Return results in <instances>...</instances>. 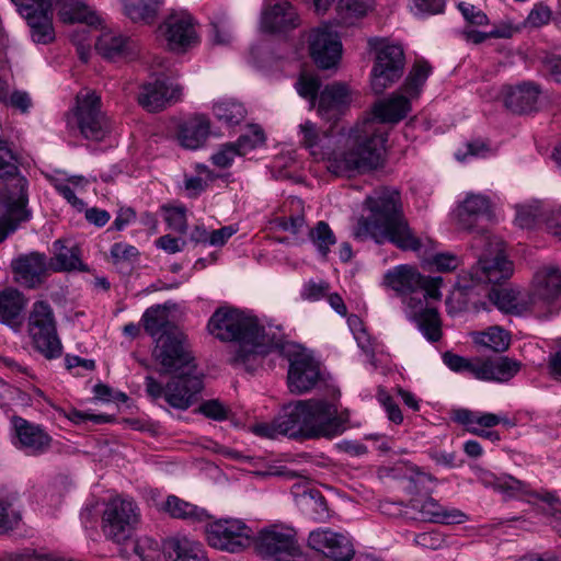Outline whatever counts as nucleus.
<instances>
[{
  "mask_svg": "<svg viewBox=\"0 0 561 561\" xmlns=\"http://www.w3.org/2000/svg\"><path fill=\"white\" fill-rule=\"evenodd\" d=\"M301 145L317 159L327 160L329 172L340 176H352L378 168L382 162L387 133L374 118L353 128L346 139L345 149L336 151L332 131L320 133L314 123L307 121L299 126Z\"/></svg>",
  "mask_w": 561,
  "mask_h": 561,
  "instance_id": "f257e3e1",
  "label": "nucleus"
},
{
  "mask_svg": "<svg viewBox=\"0 0 561 561\" xmlns=\"http://www.w3.org/2000/svg\"><path fill=\"white\" fill-rule=\"evenodd\" d=\"M208 332L222 342H236L229 363L253 373L261 359L283 347V334L279 327H265L257 317L245 311L220 307L215 310L207 323Z\"/></svg>",
  "mask_w": 561,
  "mask_h": 561,
  "instance_id": "f03ea898",
  "label": "nucleus"
},
{
  "mask_svg": "<svg viewBox=\"0 0 561 561\" xmlns=\"http://www.w3.org/2000/svg\"><path fill=\"white\" fill-rule=\"evenodd\" d=\"M346 421L347 415L340 414L334 402L312 398L285 407L273 422L254 425L253 433L266 438H333L345 431Z\"/></svg>",
  "mask_w": 561,
  "mask_h": 561,
  "instance_id": "7ed1b4c3",
  "label": "nucleus"
},
{
  "mask_svg": "<svg viewBox=\"0 0 561 561\" xmlns=\"http://www.w3.org/2000/svg\"><path fill=\"white\" fill-rule=\"evenodd\" d=\"M365 207L369 215L358 218L353 232L356 239H373L378 244L389 242L403 251L421 250L422 240L410 227L398 190H375L366 197Z\"/></svg>",
  "mask_w": 561,
  "mask_h": 561,
  "instance_id": "20e7f679",
  "label": "nucleus"
},
{
  "mask_svg": "<svg viewBox=\"0 0 561 561\" xmlns=\"http://www.w3.org/2000/svg\"><path fill=\"white\" fill-rule=\"evenodd\" d=\"M472 248L478 261L470 270L458 275L455 290L446 300L450 316L466 311L474 305L473 298L479 296L488 284H499L513 274V263L504 253V243L497 237L483 231L473 237Z\"/></svg>",
  "mask_w": 561,
  "mask_h": 561,
  "instance_id": "39448f33",
  "label": "nucleus"
},
{
  "mask_svg": "<svg viewBox=\"0 0 561 561\" xmlns=\"http://www.w3.org/2000/svg\"><path fill=\"white\" fill-rule=\"evenodd\" d=\"M442 282L440 276H423L416 268L407 265L396 267L385 276V284L402 297L407 317L431 342L442 337L439 314L431 302L440 299Z\"/></svg>",
  "mask_w": 561,
  "mask_h": 561,
  "instance_id": "423d86ee",
  "label": "nucleus"
},
{
  "mask_svg": "<svg viewBox=\"0 0 561 561\" xmlns=\"http://www.w3.org/2000/svg\"><path fill=\"white\" fill-rule=\"evenodd\" d=\"M28 181L22 174L0 179V243L32 216Z\"/></svg>",
  "mask_w": 561,
  "mask_h": 561,
  "instance_id": "0eeeda50",
  "label": "nucleus"
},
{
  "mask_svg": "<svg viewBox=\"0 0 561 561\" xmlns=\"http://www.w3.org/2000/svg\"><path fill=\"white\" fill-rule=\"evenodd\" d=\"M27 332L35 348L47 359L62 354V344L57 333V322L49 302L37 300L28 314Z\"/></svg>",
  "mask_w": 561,
  "mask_h": 561,
  "instance_id": "6e6552de",
  "label": "nucleus"
},
{
  "mask_svg": "<svg viewBox=\"0 0 561 561\" xmlns=\"http://www.w3.org/2000/svg\"><path fill=\"white\" fill-rule=\"evenodd\" d=\"M368 46L376 53L370 73V85L376 94H381L387 88L397 82L403 73V48L397 44H389L380 37H370Z\"/></svg>",
  "mask_w": 561,
  "mask_h": 561,
  "instance_id": "1a4fd4ad",
  "label": "nucleus"
},
{
  "mask_svg": "<svg viewBox=\"0 0 561 561\" xmlns=\"http://www.w3.org/2000/svg\"><path fill=\"white\" fill-rule=\"evenodd\" d=\"M152 351L154 360L160 365V374H175L197 370L186 336L181 330L162 334L154 341Z\"/></svg>",
  "mask_w": 561,
  "mask_h": 561,
  "instance_id": "9d476101",
  "label": "nucleus"
},
{
  "mask_svg": "<svg viewBox=\"0 0 561 561\" xmlns=\"http://www.w3.org/2000/svg\"><path fill=\"white\" fill-rule=\"evenodd\" d=\"M139 520L137 504L130 499L116 496L105 504L102 531L107 539L121 545L131 538Z\"/></svg>",
  "mask_w": 561,
  "mask_h": 561,
  "instance_id": "9b49d317",
  "label": "nucleus"
},
{
  "mask_svg": "<svg viewBox=\"0 0 561 561\" xmlns=\"http://www.w3.org/2000/svg\"><path fill=\"white\" fill-rule=\"evenodd\" d=\"M533 313L548 318L561 310V267L543 266L536 272L529 294Z\"/></svg>",
  "mask_w": 561,
  "mask_h": 561,
  "instance_id": "f8f14e48",
  "label": "nucleus"
},
{
  "mask_svg": "<svg viewBox=\"0 0 561 561\" xmlns=\"http://www.w3.org/2000/svg\"><path fill=\"white\" fill-rule=\"evenodd\" d=\"M205 533L210 547L230 553L242 552L254 541L252 528L237 518H224L209 523Z\"/></svg>",
  "mask_w": 561,
  "mask_h": 561,
  "instance_id": "ddd939ff",
  "label": "nucleus"
},
{
  "mask_svg": "<svg viewBox=\"0 0 561 561\" xmlns=\"http://www.w3.org/2000/svg\"><path fill=\"white\" fill-rule=\"evenodd\" d=\"M73 117L80 134L88 140L102 141L111 131V123L101 111V99L94 91L77 95Z\"/></svg>",
  "mask_w": 561,
  "mask_h": 561,
  "instance_id": "4468645a",
  "label": "nucleus"
},
{
  "mask_svg": "<svg viewBox=\"0 0 561 561\" xmlns=\"http://www.w3.org/2000/svg\"><path fill=\"white\" fill-rule=\"evenodd\" d=\"M263 558L276 561H301L302 553L293 529L273 525L254 535L252 543Z\"/></svg>",
  "mask_w": 561,
  "mask_h": 561,
  "instance_id": "2eb2a0df",
  "label": "nucleus"
},
{
  "mask_svg": "<svg viewBox=\"0 0 561 561\" xmlns=\"http://www.w3.org/2000/svg\"><path fill=\"white\" fill-rule=\"evenodd\" d=\"M158 31L168 49L174 53H185L199 43L195 20L186 11L170 13Z\"/></svg>",
  "mask_w": 561,
  "mask_h": 561,
  "instance_id": "dca6fc26",
  "label": "nucleus"
},
{
  "mask_svg": "<svg viewBox=\"0 0 561 561\" xmlns=\"http://www.w3.org/2000/svg\"><path fill=\"white\" fill-rule=\"evenodd\" d=\"M309 53L320 69H332L342 57V43L328 26L313 28L308 36Z\"/></svg>",
  "mask_w": 561,
  "mask_h": 561,
  "instance_id": "f3484780",
  "label": "nucleus"
},
{
  "mask_svg": "<svg viewBox=\"0 0 561 561\" xmlns=\"http://www.w3.org/2000/svg\"><path fill=\"white\" fill-rule=\"evenodd\" d=\"M18 12L26 21L32 39L38 44L54 41L53 2H15Z\"/></svg>",
  "mask_w": 561,
  "mask_h": 561,
  "instance_id": "a211bd4d",
  "label": "nucleus"
},
{
  "mask_svg": "<svg viewBox=\"0 0 561 561\" xmlns=\"http://www.w3.org/2000/svg\"><path fill=\"white\" fill-rule=\"evenodd\" d=\"M203 389L202 374L197 370L175 373L165 385V401L178 410H187Z\"/></svg>",
  "mask_w": 561,
  "mask_h": 561,
  "instance_id": "6ab92c4d",
  "label": "nucleus"
},
{
  "mask_svg": "<svg viewBox=\"0 0 561 561\" xmlns=\"http://www.w3.org/2000/svg\"><path fill=\"white\" fill-rule=\"evenodd\" d=\"M308 545L333 561H350L354 554L351 539L342 533L319 528L309 534Z\"/></svg>",
  "mask_w": 561,
  "mask_h": 561,
  "instance_id": "aec40b11",
  "label": "nucleus"
},
{
  "mask_svg": "<svg viewBox=\"0 0 561 561\" xmlns=\"http://www.w3.org/2000/svg\"><path fill=\"white\" fill-rule=\"evenodd\" d=\"M182 88L179 84L169 82L165 79H156L153 82L145 83L137 100L146 111L154 113L164 110L181 100Z\"/></svg>",
  "mask_w": 561,
  "mask_h": 561,
  "instance_id": "412c9836",
  "label": "nucleus"
},
{
  "mask_svg": "<svg viewBox=\"0 0 561 561\" xmlns=\"http://www.w3.org/2000/svg\"><path fill=\"white\" fill-rule=\"evenodd\" d=\"M11 268L18 283L27 288H36L44 283L49 263L44 253L30 252L13 259Z\"/></svg>",
  "mask_w": 561,
  "mask_h": 561,
  "instance_id": "4be33fe9",
  "label": "nucleus"
},
{
  "mask_svg": "<svg viewBox=\"0 0 561 561\" xmlns=\"http://www.w3.org/2000/svg\"><path fill=\"white\" fill-rule=\"evenodd\" d=\"M320 379V365L312 357L298 354L288 369L287 383L291 393L302 394L310 391Z\"/></svg>",
  "mask_w": 561,
  "mask_h": 561,
  "instance_id": "5701e85b",
  "label": "nucleus"
},
{
  "mask_svg": "<svg viewBox=\"0 0 561 561\" xmlns=\"http://www.w3.org/2000/svg\"><path fill=\"white\" fill-rule=\"evenodd\" d=\"M12 423L19 440V448L24 450L27 455L38 456L49 449L51 437L42 426L20 416H14Z\"/></svg>",
  "mask_w": 561,
  "mask_h": 561,
  "instance_id": "b1692460",
  "label": "nucleus"
},
{
  "mask_svg": "<svg viewBox=\"0 0 561 561\" xmlns=\"http://www.w3.org/2000/svg\"><path fill=\"white\" fill-rule=\"evenodd\" d=\"M540 85L525 81L516 85H508L504 89L505 106L514 113L527 114L538 108Z\"/></svg>",
  "mask_w": 561,
  "mask_h": 561,
  "instance_id": "393cba45",
  "label": "nucleus"
},
{
  "mask_svg": "<svg viewBox=\"0 0 561 561\" xmlns=\"http://www.w3.org/2000/svg\"><path fill=\"white\" fill-rule=\"evenodd\" d=\"M299 25V16L291 2H275L261 14V28L267 33H279Z\"/></svg>",
  "mask_w": 561,
  "mask_h": 561,
  "instance_id": "a878e982",
  "label": "nucleus"
},
{
  "mask_svg": "<svg viewBox=\"0 0 561 561\" xmlns=\"http://www.w3.org/2000/svg\"><path fill=\"white\" fill-rule=\"evenodd\" d=\"M95 49L103 58L112 61L126 59L135 54L130 37L114 30H104L100 34Z\"/></svg>",
  "mask_w": 561,
  "mask_h": 561,
  "instance_id": "bb28decb",
  "label": "nucleus"
},
{
  "mask_svg": "<svg viewBox=\"0 0 561 561\" xmlns=\"http://www.w3.org/2000/svg\"><path fill=\"white\" fill-rule=\"evenodd\" d=\"M350 101V89L345 83L334 82L328 84L320 92L318 112L324 119H335Z\"/></svg>",
  "mask_w": 561,
  "mask_h": 561,
  "instance_id": "cd10ccee",
  "label": "nucleus"
},
{
  "mask_svg": "<svg viewBox=\"0 0 561 561\" xmlns=\"http://www.w3.org/2000/svg\"><path fill=\"white\" fill-rule=\"evenodd\" d=\"M520 362L501 356L494 359H479L476 379L485 381L506 382L520 370Z\"/></svg>",
  "mask_w": 561,
  "mask_h": 561,
  "instance_id": "c85d7f7f",
  "label": "nucleus"
},
{
  "mask_svg": "<svg viewBox=\"0 0 561 561\" xmlns=\"http://www.w3.org/2000/svg\"><path fill=\"white\" fill-rule=\"evenodd\" d=\"M209 131L208 118L204 115H195L179 125L176 139L183 148L196 150L205 145Z\"/></svg>",
  "mask_w": 561,
  "mask_h": 561,
  "instance_id": "c756f323",
  "label": "nucleus"
},
{
  "mask_svg": "<svg viewBox=\"0 0 561 561\" xmlns=\"http://www.w3.org/2000/svg\"><path fill=\"white\" fill-rule=\"evenodd\" d=\"M26 307L24 295L14 288L0 290V323L13 331H20L23 324V311Z\"/></svg>",
  "mask_w": 561,
  "mask_h": 561,
  "instance_id": "7c9ffc66",
  "label": "nucleus"
},
{
  "mask_svg": "<svg viewBox=\"0 0 561 561\" xmlns=\"http://www.w3.org/2000/svg\"><path fill=\"white\" fill-rule=\"evenodd\" d=\"M410 507L419 512L421 519L443 523V524H460L466 520V515L456 508L445 510L434 499L411 500Z\"/></svg>",
  "mask_w": 561,
  "mask_h": 561,
  "instance_id": "2f4dec72",
  "label": "nucleus"
},
{
  "mask_svg": "<svg viewBox=\"0 0 561 561\" xmlns=\"http://www.w3.org/2000/svg\"><path fill=\"white\" fill-rule=\"evenodd\" d=\"M483 289L490 300L503 312L512 314H522L525 311L533 312L530 305V296L523 294L519 290L513 288H501V289H488L484 285Z\"/></svg>",
  "mask_w": 561,
  "mask_h": 561,
  "instance_id": "473e14b6",
  "label": "nucleus"
},
{
  "mask_svg": "<svg viewBox=\"0 0 561 561\" xmlns=\"http://www.w3.org/2000/svg\"><path fill=\"white\" fill-rule=\"evenodd\" d=\"M165 561H207L201 543L183 538H171L164 546Z\"/></svg>",
  "mask_w": 561,
  "mask_h": 561,
  "instance_id": "72a5a7b5",
  "label": "nucleus"
},
{
  "mask_svg": "<svg viewBox=\"0 0 561 561\" xmlns=\"http://www.w3.org/2000/svg\"><path fill=\"white\" fill-rule=\"evenodd\" d=\"M141 322L146 332L154 341L162 334H170V332L174 333L180 330L170 321L168 308L161 305L148 308L141 317Z\"/></svg>",
  "mask_w": 561,
  "mask_h": 561,
  "instance_id": "f704fd0d",
  "label": "nucleus"
},
{
  "mask_svg": "<svg viewBox=\"0 0 561 561\" xmlns=\"http://www.w3.org/2000/svg\"><path fill=\"white\" fill-rule=\"evenodd\" d=\"M333 2H314L318 13L325 12ZM335 22L342 26L354 25L366 15L369 7L367 2H334Z\"/></svg>",
  "mask_w": 561,
  "mask_h": 561,
  "instance_id": "c9c22d12",
  "label": "nucleus"
},
{
  "mask_svg": "<svg viewBox=\"0 0 561 561\" xmlns=\"http://www.w3.org/2000/svg\"><path fill=\"white\" fill-rule=\"evenodd\" d=\"M410 101L404 95H392L374 106L375 118L380 123H398L410 112Z\"/></svg>",
  "mask_w": 561,
  "mask_h": 561,
  "instance_id": "e433bc0d",
  "label": "nucleus"
},
{
  "mask_svg": "<svg viewBox=\"0 0 561 561\" xmlns=\"http://www.w3.org/2000/svg\"><path fill=\"white\" fill-rule=\"evenodd\" d=\"M54 250L55 253L49 263V267L54 272L87 271L85 265L80 260L78 247L68 248L61 240H56Z\"/></svg>",
  "mask_w": 561,
  "mask_h": 561,
  "instance_id": "4c0bfd02",
  "label": "nucleus"
},
{
  "mask_svg": "<svg viewBox=\"0 0 561 561\" xmlns=\"http://www.w3.org/2000/svg\"><path fill=\"white\" fill-rule=\"evenodd\" d=\"M58 16L64 23H83L89 26L101 24L100 15L85 2H59Z\"/></svg>",
  "mask_w": 561,
  "mask_h": 561,
  "instance_id": "58836bf2",
  "label": "nucleus"
},
{
  "mask_svg": "<svg viewBox=\"0 0 561 561\" xmlns=\"http://www.w3.org/2000/svg\"><path fill=\"white\" fill-rule=\"evenodd\" d=\"M122 551L130 558L134 556V561H160L161 549L157 540L142 536L134 540H127L123 542Z\"/></svg>",
  "mask_w": 561,
  "mask_h": 561,
  "instance_id": "ea45409f",
  "label": "nucleus"
},
{
  "mask_svg": "<svg viewBox=\"0 0 561 561\" xmlns=\"http://www.w3.org/2000/svg\"><path fill=\"white\" fill-rule=\"evenodd\" d=\"M484 486L493 488L507 496H516L519 493H528V485L512 476H495L489 471H482L479 477Z\"/></svg>",
  "mask_w": 561,
  "mask_h": 561,
  "instance_id": "a19ab883",
  "label": "nucleus"
},
{
  "mask_svg": "<svg viewBox=\"0 0 561 561\" xmlns=\"http://www.w3.org/2000/svg\"><path fill=\"white\" fill-rule=\"evenodd\" d=\"M304 513L316 522H325L330 518V510L325 497L318 490H308L298 499Z\"/></svg>",
  "mask_w": 561,
  "mask_h": 561,
  "instance_id": "79ce46f5",
  "label": "nucleus"
},
{
  "mask_svg": "<svg viewBox=\"0 0 561 561\" xmlns=\"http://www.w3.org/2000/svg\"><path fill=\"white\" fill-rule=\"evenodd\" d=\"M164 510L174 518L187 519L192 522H204L209 516L204 508L188 503L175 495H169Z\"/></svg>",
  "mask_w": 561,
  "mask_h": 561,
  "instance_id": "37998d69",
  "label": "nucleus"
},
{
  "mask_svg": "<svg viewBox=\"0 0 561 561\" xmlns=\"http://www.w3.org/2000/svg\"><path fill=\"white\" fill-rule=\"evenodd\" d=\"M490 207V201L480 194L468 195L458 208V218L461 227L472 228V220L484 215Z\"/></svg>",
  "mask_w": 561,
  "mask_h": 561,
  "instance_id": "c03bdc74",
  "label": "nucleus"
},
{
  "mask_svg": "<svg viewBox=\"0 0 561 561\" xmlns=\"http://www.w3.org/2000/svg\"><path fill=\"white\" fill-rule=\"evenodd\" d=\"M474 342L493 352H505L511 344V335L500 327H491L486 331L477 332Z\"/></svg>",
  "mask_w": 561,
  "mask_h": 561,
  "instance_id": "a18cd8bd",
  "label": "nucleus"
},
{
  "mask_svg": "<svg viewBox=\"0 0 561 561\" xmlns=\"http://www.w3.org/2000/svg\"><path fill=\"white\" fill-rule=\"evenodd\" d=\"M160 2H125L123 12L134 23L151 24L160 12Z\"/></svg>",
  "mask_w": 561,
  "mask_h": 561,
  "instance_id": "49530a36",
  "label": "nucleus"
},
{
  "mask_svg": "<svg viewBox=\"0 0 561 561\" xmlns=\"http://www.w3.org/2000/svg\"><path fill=\"white\" fill-rule=\"evenodd\" d=\"M213 110L216 118L228 126L240 124L247 115L244 106L241 103L231 100L217 102Z\"/></svg>",
  "mask_w": 561,
  "mask_h": 561,
  "instance_id": "de8ad7c7",
  "label": "nucleus"
},
{
  "mask_svg": "<svg viewBox=\"0 0 561 561\" xmlns=\"http://www.w3.org/2000/svg\"><path fill=\"white\" fill-rule=\"evenodd\" d=\"M309 238L322 257H327L331 245L336 243V238L325 221H319L309 230Z\"/></svg>",
  "mask_w": 561,
  "mask_h": 561,
  "instance_id": "09e8293b",
  "label": "nucleus"
},
{
  "mask_svg": "<svg viewBox=\"0 0 561 561\" xmlns=\"http://www.w3.org/2000/svg\"><path fill=\"white\" fill-rule=\"evenodd\" d=\"M546 210H548V207L539 202L518 206L515 222L520 228H531L537 224H543L542 213H546Z\"/></svg>",
  "mask_w": 561,
  "mask_h": 561,
  "instance_id": "8fccbe9b",
  "label": "nucleus"
},
{
  "mask_svg": "<svg viewBox=\"0 0 561 561\" xmlns=\"http://www.w3.org/2000/svg\"><path fill=\"white\" fill-rule=\"evenodd\" d=\"M430 73L431 66L426 61H417L404 81V92L411 98L417 96Z\"/></svg>",
  "mask_w": 561,
  "mask_h": 561,
  "instance_id": "3c124183",
  "label": "nucleus"
},
{
  "mask_svg": "<svg viewBox=\"0 0 561 561\" xmlns=\"http://www.w3.org/2000/svg\"><path fill=\"white\" fill-rule=\"evenodd\" d=\"M20 160L12 147L0 138V179L21 174Z\"/></svg>",
  "mask_w": 561,
  "mask_h": 561,
  "instance_id": "603ef678",
  "label": "nucleus"
},
{
  "mask_svg": "<svg viewBox=\"0 0 561 561\" xmlns=\"http://www.w3.org/2000/svg\"><path fill=\"white\" fill-rule=\"evenodd\" d=\"M264 142V130L257 125H250L248 130L242 134L233 144L234 147L238 148L241 156H244L256 147L262 146Z\"/></svg>",
  "mask_w": 561,
  "mask_h": 561,
  "instance_id": "864d4df0",
  "label": "nucleus"
},
{
  "mask_svg": "<svg viewBox=\"0 0 561 561\" xmlns=\"http://www.w3.org/2000/svg\"><path fill=\"white\" fill-rule=\"evenodd\" d=\"M444 364L456 373L467 374L476 378V370H478L479 359L470 360L457 354L446 352L443 355Z\"/></svg>",
  "mask_w": 561,
  "mask_h": 561,
  "instance_id": "5fc2aeb1",
  "label": "nucleus"
},
{
  "mask_svg": "<svg viewBox=\"0 0 561 561\" xmlns=\"http://www.w3.org/2000/svg\"><path fill=\"white\" fill-rule=\"evenodd\" d=\"M513 33L514 30L511 26L494 27L490 32H480L470 28L462 31L465 39L473 44H481L488 38H508Z\"/></svg>",
  "mask_w": 561,
  "mask_h": 561,
  "instance_id": "6e6d98bb",
  "label": "nucleus"
},
{
  "mask_svg": "<svg viewBox=\"0 0 561 561\" xmlns=\"http://www.w3.org/2000/svg\"><path fill=\"white\" fill-rule=\"evenodd\" d=\"M320 87V79L311 75H301L296 82L298 94L309 100L312 105H314Z\"/></svg>",
  "mask_w": 561,
  "mask_h": 561,
  "instance_id": "4d7b16f0",
  "label": "nucleus"
},
{
  "mask_svg": "<svg viewBox=\"0 0 561 561\" xmlns=\"http://www.w3.org/2000/svg\"><path fill=\"white\" fill-rule=\"evenodd\" d=\"M111 259L112 262L116 265L133 263L139 255V252L136 247L125 243V242H116L111 247Z\"/></svg>",
  "mask_w": 561,
  "mask_h": 561,
  "instance_id": "13d9d810",
  "label": "nucleus"
},
{
  "mask_svg": "<svg viewBox=\"0 0 561 561\" xmlns=\"http://www.w3.org/2000/svg\"><path fill=\"white\" fill-rule=\"evenodd\" d=\"M164 210L169 227L176 232L185 233L187 229L185 207H164Z\"/></svg>",
  "mask_w": 561,
  "mask_h": 561,
  "instance_id": "bf43d9fd",
  "label": "nucleus"
},
{
  "mask_svg": "<svg viewBox=\"0 0 561 561\" xmlns=\"http://www.w3.org/2000/svg\"><path fill=\"white\" fill-rule=\"evenodd\" d=\"M457 7L469 24L480 26L489 23L486 14L472 2H458Z\"/></svg>",
  "mask_w": 561,
  "mask_h": 561,
  "instance_id": "052dcab7",
  "label": "nucleus"
},
{
  "mask_svg": "<svg viewBox=\"0 0 561 561\" xmlns=\"http://www.w3.org/2000/svg\"><path fill=\"white\" fill-rule=\"evenodd\" d=\"M237 156H241L233 142H227L211 156V161L216 167L228 168Z\"/></svg>",
  "mask_w": 561,
  "mask_h": 561,
  "instance_id": "680f3d73",
  "label": "nucleus"
},
{
  "mask_svg": "<svg viewBox=\"0 0 561 561\" xmlns=\"http://www.w3.org/2000/svg\"><path fill=\"white\" fill-rule=\"evenodd\" d=\"M542 216L548 233L561 239V205L548 208L546 213H542Z\"/></svg>",
  "mask_w": 561,
  "mask_h": 561,
  "instance_id": "e2e57ef3",
  "label": "nucleus"
},
{
  "mask_svg": "<svg viewBox=\"0 0 561 561\" xmlns=\"http://www.w3.org/2000/svg\"><path fill=\"white\" fill-rule=\"evenodd\" d=\"M436 271L446 273L456 270L460 265V259L449 252L436 253L431 260Z\"/></svg>",
  "mask_w": 561,
  "mask_h": 561,
  "instance_id": "0e129e2a",
  "label": "nucleus"
},
{
  "mask_svg": "<svg viewBox=\"0 0 561 561\" xmlns=\"http://www.w3.org/2000/svg\"><path fill=\"white\" fill-rule=\"evenodd\" d=\"M409 10L414 16L423 19L427 15L443 13L444 2H410Z\"/></svg>",
  "mask_w": 561,
  "mask_h": 561,
  "instance_id": "69168bd1",
  "label": "nucleus"
},
{
  "mask_svg": "<svg viewBox=\"0 0 561 561\" xmlns=\"http://www.w3.org/2000/svg\"><path fill=\"white\" fill-rule=\"evenodd\" d=\"M0 102L16 108L22 113L28 112L30 107L32 106V101L28 93L18 90L9 94V90L7 89V99L0 100Z\"/></svg>",
  "mask_w": 561,
  "mask_h": 561,
  "instance_id": "338daca9",
  "label": "nucleus"
},
{
  "mask_svg": "<svg viewBox=\"0 0 561 561\" xmlns=\"http://www.w3.org/2000/svg\"><path fill=\"white\" fill-rule=\"evenodd\" d=\"M414 543L425 549L437 550L443 548L445 540L439 533L428 531L417 534L414 537Z\"/></svg>",
  "mask_w": 561,
  "mask_h": 561,
  "instance_id": "774afa93",
  "label": "nucleus"
}]
</instances>
